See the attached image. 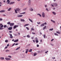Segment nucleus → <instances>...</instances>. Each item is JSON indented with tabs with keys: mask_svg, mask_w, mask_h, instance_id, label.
<instances>
[{
	"mask_svg": "<svg viewBox=\"0 0 61 61\" xmlns=\"http://www.w3.org/2000/svg\"><path fill=\"white\" fill-rule=\"evenodd\" d=\"M6 26H7V25H5L4 26V28H5V27H6Z\"/></svg>",
	"mask_w": 61,
	"mask_h": 61,
	"instance_id": "obj_48",
	"label": "nucleus"
},
{
	"mask_svg": "<svg viewBox=\"0 0 61 61\" xmlns=\"http://www.w3.org/2000/svg\"><path fill=\"white\" fill-rule=\"evenodd\" d=\"M15 10V12L16 14H17V10L15 9L14 10Z\"/></svg>",
	"mask_w": 61,
	"mask_h": 61,
	"instance_id": "obj_34",
	"label": "nucleus"
},
{
	"mask_svg": "<svg viewBox=\"0 0 61 61\" xmlns=\"http://www.w3.org/2000/svg\"><path fill=\"white\" fill-rule=\"evenodd\" d=\"M26 13L25 12H23L21 13L20 14H25Z\"/></svg>",
	"mask_w": 61,
	"mask_h": 61,
	"instance_id": "obj_38",
	"label": "nucleus"
},
{
	"mask_svg": "<svg viewBox=\"0 0 61 61\" xmlns=\"http://www.w3.org/2000/svg\"><path fill=\"white\" fill-rule=\"evenodd\" d=\"M27 37H28V38H30V36H29V35H27L26 36Z\"/></svg>",
	"mask_w": 61,
	"mask_h": 61,
	"instance_id": "obj_28",
	"label": "nucleus"
},
{
	"mask_svg": "<svg viewBox=\"0 0 61 61\" xmlns=\"http://www.w3.org/2000/svg\"><path fill=\"white\" fill-rule=\"evenodd\" d=\"M46 26H45L43 28V30H45L46 28Z\"/></svg>",
	"mask_w": 61,
	"mask_h": 61,
	"instance_id": "obj_19",
	"label": "nucleus"
},
{
	"mask_svg": "<svg viewBox=\"0 0 61 61\" xmlns=\"http://www.w3.org/2000/svg\"><path fill=\"white\" fill-rule=\"evenodd\" d=\"M30 10L31 11H33V9L32 8H31L30 9Z\"/></svg>",
	"mask_w": 61,
	"mask_h": 61,
	"instance_id": "obj_14",
	"label": "nucleus"
},
{
	"mask_svg": "<svg viewBox=\"0 0 61 61\" xmlns=\"http://www.w3.org/2000/svg\"><path fill=\"white\" fill-rule=\"evenodd\" d=\"M11 9H12V8H10L8 10V11H10L11 10Z\"/></svg>",
	"mask_w": 61,
	"mask_h": 61,
	"instance_id": "obj_16",
	"label": "nucleus"
},
{
	"mask_svg": "<svg viewBox=\"0 0 61 61\" xmlns=\"http://www.w3.org/2000/svg\"><path fill=\"white\" fill-rule=\"evenodd\" d=\"M42 17H45V13L44 12H43L42 14Z\"/></svg>",
	"mask_w": 61,
	"mask_h": 61,
	"instance_id": "obj_2",
	"label": "nucleus"
},
{
	"mask_svg": "<svg viewBox=\"0 0 61 61\" xmlns=\"http://www.w3.org/2000/svg\"><path fill=\"white\" fill-rule=\"evenodd\" d=\"M3 16H5V14H3Z\"/></svg>",
	"mask_w": 61,
	"mask_h": 61,
	"instance_id": "obj_59",
	"label": "nucleus"
},
{
	"mask_svg": "<svg viewBox=\"0 0 61 61\" xmlns=\"http://www.w3.org/2000/svg\"><path fill=\"white\" fill-rule=\"evenodd\" d=\"M35 39H36L35 41L38 40V39H37V38L36 37V38Z\"/></svg>",
	"mask_w": 61,
	"mask_h": 61,
	"instance_id": "obj_44",
	"label": "nucleus"
},
{
	"mask_svg": "<svg viewBox=\"0 0 61 61\" xmlns=\"http://www.w3.org/2000/svg\"><path fill=\"white\" fill-rule=\"evenodd\" d=\"M5 11L4 10H2L0 11V13H4L5 12Z\"/></svg>",
	"mask_w": 61,
	"mask_h": 61,
	"instance_id": "obj_5",
	"label": "nucleus"
},
{
	"mask_svg": "<svg viewBox=\"0 0 61 61\" xmlns=\"http://www.w3.org/2000/svg\"><path fill=\"white\" fill-rule=\"evenodd\" d=\"M3 29H4V28H0V30H2Z\"/></svg>",
	"mask_w": 61,
	"mask_h": 61,
	"instance_id": "obj_39",
	"label": "nucleus"
},
{
	"mask_svg": "<svg viewBox=\"0 0 61 61\" xmlns=\"http://www.w3.org/2000/svg\"><path fill=\"white\" fill-rule=\"evenodd\" d=\"M53 10H55V8H53Z\"/></svg>",
	"mask_w": 61,
	"mask_h": 61,
	"instance_id": "obj_64",
	"label": "nucleus"
},
{
	"mask_svg": "<svg viewBox=\"0 0 61 61\" xmlns=\"http://www.w3.org/2000/svg\"><path fill=\"white\" fill-rule=\"evenodd\" d=\"M52 13L54 15H56V13H55L54 12H53Z\"/></svg>",
	"mask_w": 61,
	"mask_h": 61,
	"instance_id": "obj_25",
	"label": "nucleus"
},
{
	"mask_svg": "<svg viewBox=\"0 0 61 61\" xmlns=\"http://www.w3.org/2000/svg\"><path fill=\"white\" fill-rule=\"evenodd\" d=\"M36 53H34V56H36Z\"/></svg>",
	"mask_w": 61,
	"mask_h": 61,
	"instance_id": "obj_47",
	"label": "nucleus"
},
{
	"mask_svg": "<svg viewBox=\"0 0 61 61\" xmlns=\"http://www.w3.org/2000/svg\"><path fill=\"white\" fill-rule=\"evenodd\" d=\"M31 0H29L28 1V3H31Z\"/></svg>",
	"mask_w": 61,
	"mask_h": 61,
	"instance_id": "obj_37",
	"label": "nucleus"
},
{
	"mask_svg": "<svg viewBox=\"0 0 61 61\" xmlns=\"http://www.w3.org/2000/svg\"><path fill=\"white\" fill-rule=\"evenodd\" d=\"M4 27V25H1V26L0 27V28H2V27Z\"/></svg>",
	"mask_w": 61,
	"mask_h": 61,
	"instance_id": "obj_33",
	"label": "nucleus"
},
{
	"mask_svg": "<svg viewBox=\"0 0 61 61\" xmlns=\"http://www.w3.org/2000/svg\"><path fill=\"white\" fill-rule=\"evenodd\" d=\"M8 40H6L5 41V42L6 43H7L8 42Z\"/></svg>",
	"mask_w": 61,
	"mask_h": 61,
	"instance_id": "obj_43",
	"label": "nucleus"
},
{
	"mask_svg": "<svg viewBox=\"0 0 61 61\" xmlns=\"http://www.w3.org/2000/svg\"><path fill=\"white\" fill-rule=\"evenodd\" d=\"M56 33L58 34H60V33L59 31H57L56 32Z\"/></svg>",
	"mask_w": 61,
	"mask_h": 61,
	"instance_id": "obj_35",
	"label": "nucleus"
},
{
	"mask_svg": "<svg viewBox=\"0 0 61 61\" xmlns=\"http://www.w3.org/2000/svg\"><path fill=\"white\" fill-rule=\"evenodd\" d=\"M45 26V24H44V23L42 24L41 25V27H42V26Z\"/></svg>",
	"mask_w": 61,
	"mask_h": 61,
	"instance_id": "obj_9",
	"label": "nucleus"
},
{
	"mask_svg": "<svg viewBox=\"0 0 61 61\" xmlns=\"http://www.w3.org/2000/svg\"><path fill=\"white\" fill-rule=\"evenodd\" d=\"M31 30H35V29H33V28H31Z\"/></svg>",
	"mask_w": 61,
	"mask_h": 61,
	"instance_id": "obj_49",
	"label": "nucleus"
},
{
	"mask_svg": "<svg viewBox=\"0 0 61 61\" xmlns=\"http://www.w3.org/2000/svg\"><path fill=\"white\" fill-rule=\"evenodd\" d=\"M0 59L1 60H4V57H0Z\"/></svg>",
	"mask_w": 61,
	"mask_h": 61,
	"instance_id": "obj_13",
	"label": "nucleus"
},
{
	"mask_svg": "<svg viewBox=\"0 0 61 61\" xmlns=\"http://www.w3.org/2000/svg\"><path fill=\"white\" fill-rule=\"evenodd\" d=\"M54 35H55V36H58V35L57 33H54Z\"/></svg>",
	"mask_w": 61,
	"mask_h": 61,
	"instance_id": "obj_24",
	"label": "nucleus"
},
{
	"mask_svg": "<svg viewBox=\"0 0 61 61\" xmlns=\"http://www.w3.org/2000/svg\"><path fill=\"white\" fill-rule=\"evenodd\" d=\"M40 42H42V40L41 39V40Z\"/></svg>",
	"mask_w": 61,
	"mask_h": 61,
	"instance_id": "obj_62",
	"label": "nucleus"
},
{
	"mask_svg": "<svg viewBox=\"0 0 61 61\" xmlns=\"http://www.w3.org/2000/svg\"><path fill=\"white\" fill-rule=\"evenodd\" d=\"M15 43H14V44H13L12 45V46H14V45H15Z\"/></svg>",
	"mask_w": 61,
	"mask_h": 61,
	"instance_id": "obj_51",
	"label": "nucleus"
},
{
	"mask_svg": "<svg viewBox=\"0 0 61 61\" xmlns=\"http://www.w3.org/2000/svg\"><path fill=\"white\" fill-rule=\"evenodd\" d=\"M29 20L30 21V22H33V21L32 20H31V19L29 18Z\"/></svg>",
	"mask_w": 61,
	"mask_h": 61,
	"instance_id": "obj_26",
	"label": "nucleus"
},
{
	"mask_svg": "<svg viewBox=\"0 0 61 61\" xmlns=\"http://www.w3.org/2000/svg\"><path fill=\"white\" fill-rule=\"evenodd\" d=\"M44 24L45 25H46L47 24V23H46V22H45Z\"/></svg>",
	"mask_w": 61,
	"mask_h": 61,
	"instance_id": "obj_54",
	"label": "nucleus"
},
{
	"mask_svg": "<svg viewBox=\"0 0 61 61\" xmlns=\"http://www.w3.org/2000/svg\"><path fill=\"white\" fill-rule=\"evenodd\" d=\"M24 10H26V8H25L23 9Z\"/></svg>",
	"mask_w": 61,
	"mask_h": 61,
	"instance_id": "obj_60",
	"label": "nucleus"
},
{
	"mask_svg": "<svg viewBox=\"0 0 61 61\" xmlns=\"http://www.w3.org/2000/svg\"><path fill=\"white\" fill-rule=\"evenodd\" d=\"M51 21L52 22L54 23H56V21H55L53 20H51Z\"/></svg>",
	"mask_w": 61,
	"mask_h": 61,
	"instance_id": "obj_15",
	"label": "nucleus"
},
{
	"mask_svg": "<svg viewBox=\"0 0 61 61\" xmlns=\"http://www.w3.org/2000/svg\"><path fill=\"white\" fill-rule=\"evenodd\" d=\"M22 16H23V15H18L17 16V17H22Z\"/></svg>",
	"mask_w": 61,
	"mask_h": 61,
	"instance_id": "obj_10",
	"label": "nucleus"
},
{
	"mask_svg": "<svg viewBox=\"0 0 61 61\" xmlns=\"http://www.w3.org/2000/svg\"><path fill=\"white\" fill-rule=\"evenodd\" d=\"M12 27H10L8 28V30H12Z\"/></svg>",
	"mask_w": 61,
	"mask_h": 61,
	"instance_id": "obj_8",
	"label": "nucleus"
},
{
	"mask_svg": "<svg viewBox=\"0 0 61 61\" xmlns=\"http://www.w3.org/2000/svg\"><path fill=\"white\" fill-rule=\"evenodd\" d=\"M46 11H48V12L49 11L48 9H47V8H46Z\"/></svg>",
	"mask_w": 61,
	"mask_h": 61,
	"instance_id": "obj_40",
	"label": "nucleus"
},
{
	"mask_svg": "<svg viewBox=\"0 0 61 61\" xmlns=\"http://www.w3.org/2000/svg\"><path fill=\"white\" fill-rule=\"evenodd\" d=\"M2 24H0V26L2 25Z\"/></svg>",
	"mask_w": 61,
	"mask_h": 61,
	"instance_id": "obj_63",
	"label": "nucleus"
},
{
	"mask_svg": "<svg viewBox=\"0 0 61 61\" xmlns=\"http://www.w3.org/2000/svg\"><path fill=\"white\" fill-rule=\"evenodd\" d=\"M9 35H10V38H13V36H12V35L11 34H9Z\"/></svg>",
	"mask_w": 61,
	"mask_h": 61,
	"instance_id": "obj_4",
	"label": "nucleus"
},
{
	"mask_svg": "<svg viewBox=\"0 0 61 61\" xmlns=\"http://www.w3.org/2000/svg\"><path fill=\"white\" fill-rule=\"evenodd\" d=\"M8 56V57H9L10 58H11L12 57V56Z\"/></svg>",
	"mask_w": 61,
	"mask_h": 61,
	"instance_id": "obj_50",
	"label": "nucleus"
},
{
	"mask_svg": "<svg viewBox=\"0 0 61 61\" xmlns=\"http://www.w3.org/2000/svg\"><path fill=\"white\" fill-rule=\"evenodd\" d=\"M28 50V49L25 50H26L25 52V53H26V54H27V51H28V50Z\"/></svg>",
	"mask_w": 61,
	"mask_h": 61,
	"instance_id": "obj_22",
	"label": "nucleus"
},
{
	"mask_svg": "<svg viewBox=\"0 0 61 61\" xmlns=\"http://www.w3.org/2000/svg\"><path fill=\"white\" fill-rule=\"evenodd\" d=\"M14 25H15V24L14 23H11L10 24V26H13Z\"/></svg>",
	"mask_w": 61,
	"mask_h": 61,
	"instance_id": "obj_3",
	"label": "nucleus"
},
{
	"mask_svg": "<svg viewBox=\"0 0 61 61\" xmlns=\"http://www.w3.org/2000/svg\"><path fill=\"white\" fill-rule=\"evenodd\" d=\"M3 20V19L2 18H0V21H1Z\"/></svg>",
	"mask_w": 61,
	"mask_h": 61,
	"instance_id": "obj_42",
	"label": "nucleus"
},
{
	"mask_svg": "<svg viewBox=\"0 0 61 61\" xmlns=\"http://www.w3.org/2000/svg\"><path fill=\"white\" fill-rule=\"evenodd\" d=\"M26 29H27V30H29V28H28L27 27H26Z\"/></svg>",
	"mask_w": 61,
	"mask_h": 61,
	"instance_id": "obj_45",
	"label": "nucleus"
},
{
	"mask_svg": "<svg viewBox=\"0 0 61 61\" xmlns=\"http://www.w3.org/2000/svg\"><path fill=\"white\" fill-rule=\"evenodd\" d=\"M7 2H8L7 3V4L8 5L10 3V1H9V0H7Z\"/></svg>",
	"mask_w": 61,
	"mask_h": 61,
	"instance_id": "obj_11",
	"label": "nucleus"
},
{
	"mask_svg": "<svg viewBox=\"0 0 61 61\" xmlns=\"http://www.w3.org/2000/svg\"><path fill=\"white\" fill-rule=\"evenodd\" d=\"M7 24L8 25H10V24H11V22H9L7 23Z\"/></svg>",
	"mask_w": 61,
	"mask_h": 61,
	"instance_id": "obj_29",
	"label": "nucleus"
},
{
	"mask_svg": "<svg viewBox=\"0 0 61 61\" xmlns=\"http://www.w3.org/2000/svg\"><path fill=\"white\" fill-rule=\"evenodd\" d=\"M9 33H12V31H9Z\"/></svg>",
	"mask_w": 61,
	"mask_h": 61,
	"instance_id": "obj_61",
	"label": "nucleus"
},
{
	"mask_svg": "<svg viewBox=\"0 0 61 61\" xmlns=\"http://www.w3.org/2000/svg\"><path fill=\"white\" fill-rule=\"evenodd\" d=\"M15 46H17V45H18V43H16L15 44Z\"/></svg>",
	"mask_w": 61,
	"mask_h": 61,
	"instance_id": "obj_57",
	"label": "nucleus"
},
{
	"mask_svg": "<svg viewBox=\"0 0 61 61\" xmlns=\"http://www.w3.org/2000/svg\"><path fill=\"white\" fill-rule=\"evenodd\" d=\"M39 45H37V47H39Z\"/></svg>",
	"mask_w": 61,
	"mask_h": 61,
	"instance_id": "obj_56",
	"label": "nucleus"
},
{
	"mask_svg": "<svg viewBox=\"0 0 61 61\" xmlns=\"http://www.w3.org/2000/svg\"><path fill=\"white\" fill-rule=\"evenodd\" d=\"M5 59L6 60H7V61H8L9 60H11V59L10 58L6 57L5 58Z\"/></svg>",
	"mask_w": 61,
	"mask_h": 61,
	"instance_id": "obj_1",
	"label": "nucleus"
},
{
	"mask_svg": "<svg viewBox=\"0 0 61 61\" xmlns=\"http://www.w3.org/2000/svg\"><path fill=\"white\" fill-rule=\"evenodd\" d=\"M20 48V47H19L18 48H17L16 49V50H18V49H19V48Z\"/></svg>",
	"mask_w": 61,
	"mask_h": 61,
	"instance_id": "obj_32",
	"label": "nucleus"
},
{
	"mask_svg": "<svg viewBox=\"0 0 61 61\" xmlns=\"http://www.w3.org/2000/svg\"><path fill=\"white\" fill-rule=\"evenodd\" d=\"M9 51H10V50H6L5 51V52H6L7 53H8Z\"/></svg>",
	"mask_w": 61,
	"mask_h": 61,
	"instance_id": "obj_20",
	"label": "nucleus"
},
{
	"mask_svg": "<svg viewBox=\"0 0 61 61\" xmlns=\"http://www.w3.org/2000/svg\"><path fill=\"white\" fill-rule=\"evenodd\" d=\"M28 25H29V24H26L24 26V27H25V26H28Z\"/></svg>",
	"mask_w": 61,
	"mask_h": 61,
	"instance_id": "obj_21",
	"label": "nucleus"
},
{
	"mask_svg": "<svg viewBox=\"0 0 61 61\" xmlns=\"http://www.w3.org/2000/svg\"><path fill=\"white\" fill-rule=\"evenodd\" d=\"M7 47L6 46L5 48L4 49H7Z\"/></svg>",
	"mask_w": 61,
	"mask_h": 61,
	"instance_id": "obj_53",
	"label": "nucleus"
},
{
	"mask_svg": "<svg viewBox=\"0 0 61 61\" xmlns=\"http://www.w3.org/2000/svg\"><path fill=\"white\" fill-rule=\"evenodd\" d=\"M16 10L17 11H20V9L19 8H17L16 9Z\"/></svg>",
	"mask_w": 61,
	"mask_h": 61,
	"instance_id": "obj_23",
	"label": "nucleus"
},
{
	"mask_svg": "<svg viewBox=\"0 0 61 61\" xmlns=\"http://www.w3.org/2000/svg\"><path fill=\"white\" fill-rule=\"evenodd\" d=\"M37 24H38V25H39V24H40V22H37Z\"/></svg>",
	"mask_w": 61,
	"mask_h": 61,
	"instance_id": "obj_52",
	"label": "nucleus"
},
{
	"mask_svg": "<svg viewBox=\"0 0 61 61\" xmlns=\"http://www.w3.org/2000/svg\"><path fill=\"white\" fill-rule=\"evenodd\" d=\"M18 26L17 25H15L13 27L14 29H15V28H16L17 27H18Z\"/></svg>",
	"mask_w": 61,
	"mask_h": 61,
	"instance_id": "obj_6",
	"label": "nucleus"
},
{
	"mask_svg": "<svg viewBox=\"0 0 61 61\" xmlns=\"http://www.w3.org/2000/svg\"><path fill=\"white\" fill-rule=\"evenodd\" d=\"M48 52V51H47L46 52H45V53H46H46H47V52Z\"/></svg>",
	"mask_w": 61,
	"mask_h": 61,
	"instance_id": "obj_58",
	"label": "nucleus"
},
{
	"mask_svg": "<svg viewBox=\"0 0 61 61\" xmlns=\"http://www.w3.org/2000/svg\"><path fill=\"white\" fill-rule=\"evenodd\" d=\"M19 41L18 39L17 40H16L14 41V42H17Z\"/></svg>",
	"mask_w": 61,
	"mask_h": 61,
	"instance_id": "obj_17",
	"label": "nucleus"
},
{
	"mask_svg": "<svg viewBox=\"0 0 61 61\" xmlns=\"http://www.w3.org/2000/svg\"><path fill=\"white\" fill-rule=\"evenodd\" d=\"M20 21L22 22H25V20L24 19H21Z\"/></svg>",
	"mask_w": 61,
	"mask_h": 61,
	"instance_id": "obj_12",
	"label": "nucleus"
},
{
	"mask_svg": "<svg viewBox=\"0 0 61 61\" xmlns=\"http://www.w3.org/2000/svg\"><path fill=\"white\" fill-rule=\"evenodd\" d=\"M32 51V49H30L29 50V52H31Z\"/></svg>",
	"mask_w": 61,
	"mask_h": 61,
	"instance_id": "obj_31",
	"label": "nucleus"
},
{
	"mask_svg": "<svg viewBox=\"0 0 61 61\" xmlns=\"http://www.w3.org/2000/svg\"><path fill=\"white\" fill-rule=\"evenodd\" d=\"M49 31H53V28H52V29H50L49 30Z\"/></svg>",
	"mask_w": 61,
	"mask_h": 61,
	"instance_id": "obj_30",
	"label": "nucleus"
},
{
	"mask_svg": "<svg viewBox=\"0 0 61 61\" xmlns=\"http://www.w3.org/2000/svg\"><path fill=\"white\" fill-rule=\"evenodd\" d=\"M36 43H38V41H36Z\"/></svg>",
	"mask_w": 61,
	"mask_h": 61,
	"instance_id": "obj_46",
	"label": "nucleus"
},
{
	"mask_svg": "<svg viewBox=\"0 0 61 61\" xmlns=\"http://www.w3.org/2000/svg\"><path fill=\"white\" fill-rule=\"evenodd\" d=\"M43 37L44 38H46V35H43Z\"/></svg>",
	"mask_w": 61,
	"mask_h": 61,
	"instance_id": "obj_41",
	"label": "nucleus"
},
{
	"mask_svg": "<svg viewBox=\"0 0 61 61\" xmlns=\"http://www.w3.org/2000/svg\"><path fill=\"white\" fill-rule=\"evenodd\" d=\"M54 5L55 6H57V4H56V3H55L54 4Z\"/></svg>",
	"mask_w": 61,
	"mask_h": 61,
	"instance_id": "obj_18",
	"label": "nucleus"
},
{
	"mask_svg": "<svg viewBox=\"0 0 61 61\" xmlns=\"http://www.w3.org/2000/svg\"><path fill=\"white\" fill-rule=\"evenodd\" d=\"M15 3V2H11L10 3V5H12L13 4H14Z\"/></svg>",
	"mask_w": 61,
	"mask_h": 61,
	"instance_id": "obj_7",
	"label": "nucleus"
},
{
	"mask_svg": "<svg viewBox=\"0 0 61 61\" xmlns=\"http://www.w3.org/2000/svg\"><path fill=\"white\" fill-rule=\"evenodd\" d=\"M37 15H39L40 17H41V14H38Z\"/></svg>",
	"mask_w": 61,
	"mask_h": 61,
	"instance_id": "obj_27",
	"label": "nucleus"
},
{
	"mask_svg": "<svg viewBox=\"0 0 61 61\" xmlns=\"http://www.w3.org/2000/svg\"><path fill=\"white\" fill-rule=\"evenodd\" d=\"M31 4V3H29V2H28V5L30 6V5Z\"/></svg>",
	"mask_w": 61,
	"mask_h": 61,
	"instance_id": "obj_36",
	"label": "nucleus"
},
{
	"mask_svg": "<svg viewBox=\"0 0 61 61\" xmlns=\"http://www.w3.org/2000/svg\"><path fill=\"white\" fill-rule=\"evenodd\" d=\"M54 40V39H52L51 40V42H52V41H53V40Z\"/></svg>",
	"mask_w": 61,
	"mask_h": 61,
	"instance_id": "obj_55",
	"label": "nucleus"
}]
</instances>
